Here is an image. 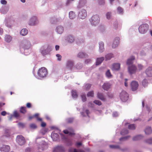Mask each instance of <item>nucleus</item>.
<instances>
[{"mask_svg":"<svg viewBox=\"0 0 152 152\" xmlns=\"http://www.w3.org/2000/svg\"><path fill=\"white\" fill-rule=\"evenodd\" d=\"M31 151V149L30 147L27 148L25 150V152H30Z\"/></svg>","mask_w":152,"mask_h":152,"instance_id":"nucleus-64","label":"nucleus"},{"mask_svg":"<svg viewBox=\"0 0 152 152\" xmlns=\"http://www.w3.org/2000/svg\"><path fill=\"white\" fill-rule=\"evenodd\" d=\"M10 150V147L8 145H4L0 147V151L1 152H8Z\"/></svg>","mask_w":152,"mask_h":152,"instance_id":"nucleus-14","label":"nucleus"},{"mask_svg":"<svg viewBox=\"0 0 152 152\" xmlns=\"http://www.w3.org/2000/svg\"><path fill=\"white\" fill-rule=\"evenodd\" d=\"M69 152H84V151L81 150H77L74 148H71L69 149Z\"/></svg>","mask_w":152,"mask_h":152,"instance_id":"nucleus-38","label":"nucleus"},{"mask_svg":"<svg viewBox=\"0 0 152 152\" xmlns=\"http://www.w3.org/2000/svg\"><path fill=\"white\" fill-rule=\"evenodd\" d=\"M104 60V57H101L100 58H97L96 59V66L100 64L102 61Z\"/></svg>","mask_w":152,"mask_h":152,"instance_id":"nucleus-32","label":"nucleus"},{"mask_svg":"<svg viewBox=\"0 0 152 152\" xmlns=\"http://www.w3.org/2000/svg\"><path fill=\"white\" fill-rule=\"evenodd\" d=\"M142 85L144 87L146 86L148 84V82L147 80L146 79H144L142 81Z\"/></svg>","mask_w":152,"mask_h":152,"instance_id":"nucleus-46","label":"nucleus"},{"mask_svg":"<svg viewBox=\"0 0 152 152\" xmlns=\"http://www.w3.org/2000/svg\"><path fill=\"white\" fill-rule=\"evenodd\" d=\"M48 146V144L43 140H41L38 143L37 147L38 149L43 151L47 149Z\"/></svg>","mask_w":152,"mask_h":152,"instance_id":"nucleus-6","label":"nucleus"},{"mask_svg":"<svg viewBox=\"0 0 152 152\" xmlns=\"http://www.w3.org/2000/svg\"><path fill=\"white\" fill-rule=\"evenodd\" d=\"M94 93L93 91L89 92L87 94V96H88L93 97L94 96Z\"/></svg>","mask_w":152,"mask_h":152,"instance_id":"nucleus-51","label":"nucleus"},{"mask_svg":"<svg viewBox=\"0 0 152 152\" xmlns=\"http://www.w3.org/2000/svg\"><path fill=\"white\" fill-rule=\"evenodd\" d=\"M18 126L19 127L23 128L25 126V124L22 123H19L18 124Z\"/></svg>","mask_w":152,"mask_h":152,"instance_id":"nucleus-58","label":"nucleus"},{"mask_svg":"<svg viewBox=\"0 0 152 152\" xmlns=\"http://www.w3.org/2000/svg\"><path fill=\"white\" fill-rule=\"evenodd\" d=\"M47 129L43 128L41 131V132L43 134H44L47 132Z\"/></svg>","mask_w":152,"mask_h":152,"instance_id":"nucleus-63","label":"nucleus"},{"mask_svg":"<svg viewBox=\"0 0 152 152\" xmlns=\"http://www.w3.org/2000/svg\"><path fill=\"white\" fill-rule=\"evenodd\" d=\"M66 40L69 43H72L74 42L75 38L73 36L69 35L67 36Z\"/></svg>","mask_w":152,"mask_h":152,"instance_id":"nucleus-20","label":"nucleus"},{"mask_svg":"<svg viewBox=\"0 0 152 152\" xmlns=\"http://www.w3.org/2000/svg\"><path fill=\"white\" fill-rule=\"evenodd\" d=\"M73 62L71 60H68L66 64V67L70 70H71L73 67Z\"/></svg>","mask_w":152,"mask_h":152,"instance_id":"nucleus-17","label":"nucleus"},{"mask_svg":"<svg viewBox=\"0 0 152 152\" xmlns=\"http://www.w3.org/2000/svg\"><path fill=\"white\" fill-rule=\"evenodd\" d=\"M135 59L134 56H132L130 57L127 60L126 62V64L128 66L133 65V61Z\"/></svg>","mask_w":152,"mask_h":152,"instance_id":"nucleus-19","label":"nucleus"},{"mask_svg":"<svg viewBox=\"0 0 152 152\" xmlns=\"http://www.w3.org/2000/svg\"><path fill=\"white\" fill-rule=\"evenodd\" d=\"M130 137V136H128L125 137H122L120 139V141H125L127 140Z\"/></svg>","mask_w":152,"mask_h":152,"instance_id":"nucleus-49","label":"nucleus"},{"mask_svg":"<svg viewBox=\"0 0 152 152\" xmlns=\"http://www.w3.org/2000/svg\"><path fill=\"white\" fill-rule=\"evenodd\" d=\"M90 21L92 25L96 26L99 23L100 18L97 15H93L90 19Z\"/></svg>","mask_w":152,"mask_h":152,"instance_id":"nucleus-4","label":"nucleus"},{"mask_svg":"<svg viewBox=\"0 0 152 152\" xmlns=\"http://www.w3.org/2000/svg\"><path fill=\"white\" fill-rule=\"evenodd\" d=\"M138 83L134 81H132L131 84V88L133 91L136 90L138 86Z\"/></svg>","mask_w":152,"mask_h":152,"instance_id":"nucleus-15","label":"nucleus"},{"mask_svg":"<svg viewBox=\"0 0 152 152\" xmlns=\"http://www.w3.org/2000/svg\"><path fill=\"white\" fill-rule=\"evenodd\" d=\"M83 112H81L80 113L83 116V117H84L87 116L88 117H89L88 114L90 113L89 111L88 110H85L84 108H83Z\"/></svg>","mask_w":152,"mask_h":152,"instance_id":"nucleus-28","label":"nucleus"},{"mask_svg":"<svg viewBox=\"0 0 152 152\" xmlns=\"http://www.w3.org/2000/svg\"><path fill=\"white\" fill-rule=\"evenodd\" d=\"M76 15L75 13L72 11H70L69 13V17L71 19H73L76 17Z\"/></svg>","mask_w":152,"mask_h":152,"instance_id":"nucleus-37","label":"nucleus"},{"mask_svg":"<svg viewBox=\"0 0 152 152\" xmlns=\"http://www.w3.org/2000/svg\"><path fill=\"white\" fill-rule=\"evenodd\" d=\"M4 41L7 43H10L12 39V37L9 34H6L4 37Z\"/></svg>","mask_w":152,"mask_h":152,"instance_id":"nucleus-22","label":"nucleus"},{"mask_svg":"<svg viewBox=\"0 0 152 152\" xmlns=\"http://www.w3.org/2000/svg\"><path fill=\"white\" fill-rule=\"evenodd\" d=\"M128 94L125 91H122L120 94L119 97L121 100L124 102H126L128 99Z\"/></svg>","mask_w":152,"mask_h":152,"instance_id":"nucleus-9","label":"nucleus"},{"mask_svg":"<svg viewBox=\"0 0 152 152\" xmlns=\"http://www.w3.org/2000/svg\"><path fill=\"white\" fill-rule=\"evenodd\" d=\"M30 126L31 129H36L37 127V126L36 124L33 123L30 124Z\"/></svg>","mask_w":152,"mask_h":152,"instance_id":"nucleus-54","label":"nucleus"},{"mask_svg":"<svg viewBox=\"0 0 152 152\" xmlns=\"http://www.w3.org/2000/svg\"><path fill=\"white\" fill-rule=\"evenodd\" d=\"M145 73L148 77H152V67H149L146 69Z\"/></svg>","mask_w":152,"mask_h":152,"instance_id":"nucleus-21","label":"nucleus"},{"mask_svg":"<svg viewBox=\"0 0 152 152\" xmlns=\"http://www.w3.org/2000/svg\"><path fill=\"white\" fill-rule=\"evenodd\" d=\"M128 133V130L127 129H123L121 132V134L124 135Z\"/></svg>","mask_w":152,"mask_h":152,"instance_id":"nucleus-42","label":"nucleus"},{"mask_svg":"<svg viewBox=\"0 0 152 152\" xmlns=\"http://www.w3.org/2000/svg\"><path fill=\"white\" fill-rule=\"evenodd\" d=\"M28 32V30L27 29L23 28L20 31V34L22 36H25L27 34Z\"/></svg>","mask_w":152,"mask_h":152,"instance_id":"nucleus-33","label":"nucleus"},{"mask_svg":"<svg viewBox=\"0 0 152 152\" xmlns=\"http://www.w3.org/2000/svg\"><path fill=\"white\" fill-rule=\"evenodd\" d=\"M144 131L146 134H149L152 133V129L150 127L148 126L146 128Z\"/></svg>","mask_w":152,"mask_h":152,"instance_id":"nucleus-30","label":"nucleus"},{"mask_svg":"<svg viewBox=\"0 0 152 152\" xmlns=\"http://www.w3.org/2000/svg\"><path fill=\"white\" fill-rule=\"evenodd\" d=\"M120 38L118 37H116L114 39L113 42L112 44V47L113 48H116L119 44Z\"/></svg>","mask_w":152,"mask_h":152,"instance_id":"nucleus-13","label":"nucleus"},{"mask_svg":"<svg viewBox=\"0 0 152 152\" xmlns=\"http://www.w3.org/2000/svg\"><path fill=\"white\" fill-rule=\"evenodd\" d=\"M64 133L66 134L72 136L75 134L74 130L72 128H69L68 130H65L63 131Z\"/></svg>","mask_w":152,"mask_h":152,"instance_id":"nucleus-18","label":"nucleus"},{"mask_svg":"<svg viewBox=\"0 0 152 152\" xmlns=\"http://www.w3.org/2000/svg\"><path fill=\"white\" fill-rule=\"evenodd\" d=\"M51 137L53 141H56L58 139L59 136L57 133L53 132L51 133Z\"/></svg>","mask_w":152,"mask_h":152,"instance_id":"nucleus-25","label":"nucleus"},{"mask_svg":"<svg viewBox=\"0 0 152 152\" xmlns=\"http://www.w3.org/2000/svg\"><path fill=\"white\" fill-rule=\"evenodd\" d=\"M143 136L141 134L138 135L134 136L132 138L133 141L140 140L143 138Z\"/></svg>","mask_w":152,"mask_h":152,"instance_id":"nucleus-31","label":"nucleus"},{"mask_svg":"<svg viewBox=\"0 0 152 152\" xmlns=\"http://www.w3.org/2000/svg\"><path fill=\"white\" fill-rule=\"evenodd\" d=\"M119 115V113L116 111H114L112 114V116L114 117H118Z\"/></svg>","mask_w":152,"mask_h":152,"instance_id":"nucleus-48","label":"nucleus"},{"mask_svg":"<svg viewBox=\"0 0 152 152\" xmlns=\"http://www.w3.org/2000/svg\"><path fill=\"white\" fill-rule=\"evenodd\" d=\"M26 107H22L20 109V112L23 113H24L26 112Z\"/></svg>","mask_w":152,"mask_h":152,"instance_id":"nucleus-55","label":"nucleus"},{"mask_svg":"<svg viewBox=\"0 0 152 152\" xmlns=\"http://www.w3.org/2000/svg\"><path fill=\"white\" fill-rule=\"evenodd\" d=\"M94 103L98 105H100L102 104L101 101L98 100H95L94 101Z\"/></svg>","mask_w":152,"mask_h":152,"instance_id":"nucleus-53","label":"nucleus"},{"mask_svg":"<svg viewBox=\"0 0 152 152\" xmlns=\"http://www.w3.org/2000/svg\"><path fill=\"white\" fill-rule=\"evenodd\" d=\"M120 67V65L119 63H115L112 65V69L113 70H118Z\"/></svg>","mask_w":152,"mask_h":152,"instance_id":"nucleus-27","label":"nucleus"},{"mask_svg":"<svg viewBox=\"0 0 152 152\" xmlns=\"http://www.w3.org/2000/svg\"><path fill=\"white\" fill-rule=\"evenodd\" d=\"M87 3V0H80L77 6L78 8H80L84 7Z\"/></svg>","mask_w":152,"mask_h":152,"instance_id":"nucleus-23","label":"nucleus"},{"mask_svg":"<svg viewBox=\"0 0 152 152\" xmlns=\"http://www.w3.org/2000/svg\"><path fill=\"white\" fill-rule=\"evenodd\" d=\"M111 86V84L110 83L106 82L104 83L102 88L104 90L107 91L110 88Z\"/></svg>","mask_w":152,"mask_h":152,"instance_id":"nucleus-24","label":"nucleus"},{"mask_svg":"<svg viewBox=\"0 0 152 152\" xmlns=\"http://www.w3.org/2000/svg\"><path fill=\"white\" fill-rule=\"evenodd\" d=\"M56 56L57 58V60L59 61H61V56L59 54H57L56 55Z\"/></svg>","mask_w":152,"mask_h":152,"instance_id":"nucleus-60","label":"nucleus"},{"mask_svg":"<svg viewBox=\"0 0 152 152\" xmlns=\"http://www.w3.org/2000/svg\"><path fill=\"white\" fill-rule=\"evenodd\" d=\"M39 115V113H36L35 114L34 116V117H35L36 118L37 120L39 121H42V119L41 118H39L38 117V116Z\"/></svg>","mask_w":152,"mask_h":152,"instance_id":"nucleus-50","label":"nucleus"},{"mask_svg":"<svg viewBox=\"0 0 152 152\" xmlns=\"http://www.w3.org/2000/svg\"><path fill=\"white\" fill-rule=\"evenodd\" d=\"M106 18L107 19H110L111 18V12H107L106 14Z\"/></svg>","mask_w":152,"mask_h":152,"instance_id":"nucleus-44","label":"nucleus"},{"mask_svg":"<svg viewBox=\"0 0 152 152\" xmlns=\"http://www.w3.org/2000/svg\"><path fill=\"white\" fill-rule=\"evenodd\" d=\"M91 86V85L90 84H87L84 86V87L87 90L89 89Z\"/></svg>","mask_w":152,"mask_h":152,"instance_id":"nucleus-57","label":"nucleus"},{"mask_svg":"<svg viewBox=\"0 0 152 152\" xmlns=\"http://www.w3.org/2000/svg\"><path fill=\"white\" fill-rule=\"evenodd\" d=\"M81 97L83 102H84L86 100V97L85 94H83L82 95H81Z\"/></svg>","mask_w":152,"mask_h":152,"instance_id":"nucleus-56","label":"nucleus"},{"mask_svg":"<svg viewBox=\"0 0 152 152\" xmlns=\"http://www.w3.org/2000/svg\"><path fill=\"white\" fill-rule=\"evenodd\" d=\"M74 120L73 118H68L66 120V121L68 123H71Z\"/></svg>","mask_w":152,"mask_h":152,"instance_id":"nucleus-59","label":"nucleus"},{"mask_svg":"<svg viewBox=\"0 0 152 152\" xmlns=\"http://www.w3.org/2000/svg\"><path fill=\"white\" fill-rule=\"evenodd\" d=\"M97 96L99 99L102 101H105V98L102 93L98 92L97 94Z\"/></svg>","mask_w":152,"mask_h":152,"instance_id":"nucleus-36","label":"nucleus"},{"mask_svg":"<svg viewBox=\"0 0 152 152\" xmlns=\"http://www.w3.org/2000/svg\"><path fill=\"white\" fill-rule=\"evenodd\" d=\"M138 67L139 69L140 70L143 68V66L141 64H139L138 65Z\"/></svg>","mask_w":152,"mask_h":152,"instance_id":"nucleus-62","label":"nucleus"},{"mask_svg":"<svg viewBox=\"0 0 152 152\" xmlns=\"http://www.w3.org/2000/svg\"><path fill=\"white\" fill-rule=\"evenodd\" d=\"M110 147L111 148L113 149H119V146L117 145H110Z\"/></svg>","mask_w":152,"mask_h":152,"instance_id":"nucleus-47","label":"nucleus"},{"mask_svg":"<svg viewBox=\"0 0 152 152\" xmlns=\"http://www.w3.org/2000/svg\"><path fill=\"white\" fill-rule=\"evenodd\" d=\"M146 142L148 144H151L152 143V138L147 139L145 140Z\"/></svg>","mask_w":152,"mask_h":152,"instance_id":"nucleus-52","label":"nucleus"},{"mask_svg":"<svg viewBox=\"0 0 152 152\" xmlns=\"http://www.w3.org/2000/svg\"><path fill=\"white\" fill-rule=\"evenodd\" d=\"M4 23L5 26L8 28H11L12 26L10 23L8 22L7 20H5L4 22Z\"/></svg>","mask_w":152,"mask_h":152,"instance_id":"nucleus-41","label":"nucleus"},{"mask_svg":"<svg viewBox=\"0 0 152 152\" xmlns=\"http://www.w3.org/2000/svg\"><path fill=\"white\" fill-rule=\"evenodd\" d=\"M71 93L72 96L73 98L76 99L77 97V95L76 91L72 90Z\"/></svg>","mask_w":152,"mask_h":152,"instance_id":"nucleus-40","label":"nucleus"},{"mask_svg":"<svg viewBox=\"0 0 152 152\" xmlns=\"http://www.w3.org/2000/svg\"><path fill=\"white\" fill-rule=\"evenodd\" d=\"M48 72L47 69L44 67H42L39 69L37 72V75L39 77L38 79H40L45 77L47 75Z\"/></svg>","mask_w":152,"mask_h":152,"instance_id":"nucleus-3","label":"nucleus"},{"mask_svg":"<svg viewBox=\"0 0 152 152\" xmlns=\"http://www.w3.org/2000/svg\"><path fill=\"white\" fill-rule=\"evenodd\" d=\"M99 52L100 53L103 52L104 50V43L102 42H99Z\"/></svg>","mask_w":152,"mask_h":152,"instance_id":"nucleus-26","label":"nucleus"},{"mask_svg":"<svg viewBox=\"0 0 152 152\" xmlns=\"http://www.w3.org/2000/svg\"><path fill=\"white\" fill-rule=\"evenodd\" d=\"M87 56V54L83 52L79 53L77 55V57L79 58H83L86 57Z\"/></svg>","mask_w":152,"mask_h":152,"instance_id":"nucleus-29","label":"nucleus"},{"mask_svg":"<svg viewBox=\"0 0 152 152\" xmlns=\"http://www.w3.org/2000/svg\"><path fill=\"white\" fill-rule=\"evenodd\" d=\"M64 28L61 25L57 26L56 28V31L58 34H61L64 31Z\"/></svg>","mask_w":152,"mask_h":152,"instance_id":"nucleus-16","label":"nucleus"},{"mask_svg":"<svg viewBox=\"0 0 152 152\" xmlns=\"http://www.w3.org/2000/svg\"><path fill=\"white\" fill-rule=\"evenodd\" d=\"M83 66V65L81 63H79L76 65L75 67L77 69H80L82 68Z\"/></svg>","mask_w":152,"mask_h":152,"instance_id":"nucleus-43","label":"nucleus"},{"mask_svg":"<svg viewBox=\"0 0 152 152\" xmlns=\"http://www.w3.org/2000/svg\"><path fill=\"white\" fill-rule=\"evenodd\" d=\"M135 126L134 124H132L128 126L129 129L131 130H134L135 129Z\"/></svg>","mask_w":152,"mask_h":152,"instance_id":"nucleus-45","label":"nucleus"},{"mask_svg":"<svg viewBox=\"0 0 152 152\" xmlns=\"http://www.w3.org/2000/svg\"><path fill=\"white\" fill-rule=\"evenodd\" d=\"M65 148L62 145H58L54 148L53 152H65Z\"/></svg>","mask_w":152,"mask_h":152,"instance_id":"nucleus-12","label":"nucleus"},{"mask_svg":"<svg viewBox=\"0 0 152 152\" xmlns=\"http://www.w3.org/2000/svg\"><path fill=\"white\" fill-rule=\"evenodd\" d=\"M31 47V44L30 42L27 40H23L20 45V50L21 53L24 54L25 55H27L28 54L27 51Z\"/></svg>","mask_w":152,"mask_h":152,"instance_id":"nucleus-1","label":"nucleus"},{"mask_svg":"<svg viewBox=\"0 0 152 152\" xmlns=\"http://www.w3.org/2000/svg\"><path fill=\"white\" fill-rule=\"evenodd\" d=\"M51 50V46L48 44L44 45L40 49L41 52L43 56L49 54Z\"/></svg>","mask_w":152,"mask_h":152,"instance_id":"nucleus-2","label":"nucleus"},{"mask_svg":"<svg viewBox=\"0 0 152 152\" xmlns=\"http://www.w3.org/2000/svg\"><path fill=\"white\" fill-rule=\"evenodd\" d=\"M39 23L38 19L36 16H33L30 18L28 22L29 26H34L37 25Z\"/></svg>","mask_w":152,"mask_h":152,"instance_id":"nucleus-5","label":"nucleus"},{"mask_svg":"<svg viewBox=\"0 0 152 152\" xmlns=\"http://www.w3.org/2000/svg\"><path fill=\"white\" fill-rule=\"evenodd\" d=\"M137 70V67L134 65H132L128 67V71L129 73L131 75L136 73Z\"/></svg>","mask_w":152,"mask_h":152,"instance_id":"nucleus-11","label":"nucleus"},{"mask_svg":"<svg viewBox=\"0 0 152 152\" xmlns=\"http://www.w3.org/2000/svg\"><path fill=\"white\" fill-rule=\"evenodd\" d=\"M106 77L108 79H111L113 77V75L111 74L110 70L108 69L105 72Z\"/></svg>","mask_w":152,"mask_h":152,"instance_id":"nucleus-34","label":"nucleus"},{"mask_svg":"<svg viewBox=\"0 0 152 152\" xmlns=\"http://www.w3.org/2000/svg\"><path fill=\"white\" fill-rule=\"evenodd\" d=\"M117 12L118 14L120 15H122L124 13L123 10L122 8L120 7H118L117 8Z\"/></svg>","mask_w":152,"mask_h":152,"instance_id":"nucleus-39","label":"nucleus"},{"mask_svg":"<svg viewBox=\"0 0 152 152\" xmlns=\"http://www.w3.org/2000/svg\"><path fill=\"white\" fill-rule=\"evenodd\" d=\"M13 115V116H14L15 117H17L19 116V114L16 111H15L14 112Z\"/></svg>","mask_w":152,"mask_h":152,"instance_id":"nucleus-61","label":"nucleus"},{"mask_svg":"<svg viewBox=\"0 0 152 152\" xmlns=\"http://www.w3.org/2000/svg\"><path fill=\"white\" fill-rule=\"evenodd\" d=\"M113 54L112 53H108L105 56V59L106 61L110 60L113 57Z\"/></svg>","mask_w":152,"mask_h":152,"instance_id":"nucleus-35","label":"nucleus"},{"mask_svg":"<svg viewBox=\"0 0 152 152\" xmlns=\"http://www.w3.org/2000/svg\"><path fill=\"white\" fill-rule=\"evenodd\" d=\"M17 143L20 145H23L25 143V138L21 135H18L16 138Z\"/></svg>","mask_w":152,"mask_h":152,"instance_id":"nucleus-10","label":"nucleus"},{"mask_svg":"<svg viewBox=\"0 0 152 152\" xmlns=\"http://www.w3.org/2000/svg\"><path fill=\"white\" fill-rule=\"evenodd\" d=\"M87 16V13L86 10L83 9L80 10L78 12V17L80 19H83L86 18Z\"/></svg>","mask_w":152,"mask_h":152,"instance_id":"nucleus-7","label":"nucleus"},{"mask_svg":"<svg viewBox=\"0 0 152 152\" xmlns=\"http://www.w3.org/2000/svg\"><path fill=\"white\" fill-rule=\"evenodd\" d=\"M148 25L147 24H143L140 26L138 28L139 32L142 34L145 33L148 29Z\"/></svg>","mask_w":152,"mask_h":152,"instance_id":"nucleus-8","label":"nucleus"}]
</instances>
